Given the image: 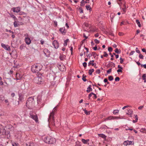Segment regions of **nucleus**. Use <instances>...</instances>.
Masks as SVG:
<instances>
[{
    "instance_id": "a18cd8bd",
    "label": "nucleus",
    "mask_w": 146,
    "mask_h": 146,
    "mask_svg": "<svg viewBox=\"0 0 146 146\" xmlns=\"http://www.w3.org/2000/svg\"><path fill=\"white\" fill-rule=\"evenodd\" d=\"M24 47H25V46L24 45L22 44L20 46V49L22 50L24 49Z\"/></svg>"
},
{
    "instance_id": "f03ea898",
    "label": "nucleus",
    "mask_w": 146,
    "mask_h": 146,
    "mask_svg": "<svg viewBox=\"0 0 146 146\" xmlns=\"http://www.w3.org/2000/svg\"><path fill=\"white\" fill-rule=\"evenodd\" d=\"M42 68V66L40 64H36L33 65L31 67V70L33 72L37 73V74L40 73L38 72L40 71Z\"/></svg>"
},
{
    "instance_id": "052dcab7",
    "label": "nucleus",
    "mask_w": 146,
    "mask_h": 146,
    "mask_svg": "<svg viewBox=\"0 0 146 146\" xmlns=\"http://www.w3.org/2000/svg\"><path fill=\"white\" fill-rule=\"evenodd\" d=\"M104 81L105 83H106L107 82H108V80L106 78L104 79Z\"/></svg>"
},
{
    "instance_id": "a19ab883",
    "label": "nucleus",
    "mask_w": 146,
    "mask_h": 146,
    "mask_svg": "<svg viewBox=\"0 0 146 146\" xmlns=\"http://www.w3.org/2000/svg\"><path fill=\"white\" fill-rule=\"evenodd\" d=\"M94 64H95L94 63H92L90 61L88 63V66H90V65H92V66H94Z\"/></svg>"
},
{
    "instance_id": "ddd939ff",
    "label": "nucleus",
    "mask_w": 146,
    "mask_h": 146,
    "mask_svg": "<svg viewBox=\"0 0 146 146\" xmlns=\"http://www.w3.org/2000/svg\"><path fill=\"white\" fill-rule=\"evenodd\" d=\"M119 118L118 117L110 116L106 118V120H111L112 119H117Z\"/></svg>"
},
{
    "instance_id": "6e6552de",
    "label": "nucleus",
    "mask_w": 146,
    "mask_h": 146,
    "mask_svg": "<svg viewBox=\"0 0 146 146\" xmlns=\"http://www.w3.org/2000/svg\"><path fill=\"white\" fill-rule=\"evenodd\" d=\"M52 44L55 48L57 49L58 48L59 46V44L56 40H54L53 41L52 43Z\"/></svg>"
},
{
    "instance_id": "7c9ffc66",
    "label": "nucleus",
    "mask_w": 146,
    "mask_h": 146,
    "mask_svg": "<svg viewBox=\"0 0 146 146\" xmlns=\"http://www.w3.org/2000/svg\"><path fill=\"white\" fill-rule=\"evenodd\" d=\"M13 25H14V26L15 27H18V25H19V24H18L17 23L16 21H15L14 23H13Z\"/></svg>"
},
{
    "instance_id": "37998d69",
    "label": "nucleus",
    "mask_w": 146,
    "mask_h": 146,
    "mask_svg": "<svg viewBox=\"0 0 146 146\" xmlns=\"http://www.w3.org/2000/svg\"><path fill=\"white\" fill-rule=\"evenodd\" d=\"M104 54L103 56L104 57H107L108 56V54L106 53V52H104Z\"/></svg>"
},
{
    "instance_id": "c756f323",
    "label": "nucleus",
    "mask_w": 146,
    "mask_h": 146,
    "mask_svg": "<svg viewBox=\"0 0 146 146\" xmlns=\"http://www.w3.org/2000/svg\"><path fill=\"white\" fill-rule=\"evenodd\" d=\"M24 100L23 97L22 96H20L19 98V100L20 101H22Z\"/></svg>"
},
{
    "instance_id": "20e7f679",
    "label": "nucleus",
    "mask_w": 146,
    "mask_h": 146,
    "mask_svg": "<svg viewBox=\"0 0 146 146\" xmlns=\"http://www.w3.org/2000/svg\"><path fill=\"white\" fill-rule=\"evenodd\" d=\"M48 121L50 124L51 123L53 125H55L54 120V117L53 116V111L50 113L48 119Z\"/></svg>"
},
{
    "instance_id": "f8f14e48",
    "label": "nucleus",
    "mask_w": 146,
    "mask_h": 146,
    "mask_svg": "<svg viewBox=\"0 0 146 146\" xmlns=\"http://www.w3.org/2000/svg\"><path fill=\"white\" fill-rule=\"evenodd\" d=\"M25 41L26 44L28 45L31 42L30 39L28 37H27L25 38Z\"/></svg>"
},
{
    "instance_id": "393cba45",
    "label": "nucleus",
    "mask_w": 146,
    "mask_h": 146,
    "mask_svg": "<svg viewBox=\"0 0 146 146\" xmlns=\"http://www.w3.org/2000/svg\"><path fill=\"white\" fill-rule=\"evenodd\" d=\"M136 22L138 25V26L139 27H141V25L140 24V22L139 21V20L138 19H137L136 20Z\"/></svg>"
},
{
    "instance_id": "79ce46f5",
    "label": "nucleus",
    "mask_w": 146,
    "mask_h": 146,
    "mask_svg": "<svg viewBox=\"0 0 146 146\" xmlns=\"http://www.w3.org/2000/svg\"><path fill=\"white\" fill-rule=\"evenodd\" d=\"M84 113L86 115H89L90 114V111H88L87 110H84Z\"/></svg>"
},
{
    "instance_id": "7ed1b4c3",
    "label": "nucleus",
    "mask_w": 146,
    "mask_h": 146,
    "mask_svg": "<svg viewBox=\"0 0 146 146\" xmlns=\"http://www.w3.org/2000/svg\"><path fill=\"white\" fill-rule=\"evenodd\" d=\"M38 76L34 78L33 81L34 82L38 84H41L43 82V80L42 79L41 76L42 74L41 73L38 74Z\"/></svg>"
},
{
    "instance_id": "f3484780",
    "label": "nucleus",
    "mask_w": 146,
    "mask_h": 146,
    "mask_svg": "<svg viewBox=\"0 0 146 146\" xmlns=\"http://www.w3.org/2000/svg\"><path fill=\"white\" fill-rule=\"evenodd\" d=\"M115 64L114 63L112 62H110V63L107 65V66H109V67L113 66V67H115Z\"/></svg>"
},
{
    "instance_id": "8fccbe9b",
    "label": "nucleus",
    "mask_w": 146,
    "mask_h": 146,
    "mask_svg": "<svg viewBox=\"0 0 146 146\" xmlns=\"http://www.w3.org/2000/svg\"><path fill=\"white\" fill-rule=\"evenodd\" d=\"M83 65L84 68H85L87 66V63L86 62H84L83 63Z\"/></svg>"
},
{
    "instance_id": "6ab92c4d",
    "label": "nucleus",
    "mask_w": 146,
    "mask_h": 146,
    "mask_svg": "<svg viewBox=\"0 0 146 146\" xmlns=\"http://www.w3.org/2000/svg\"><path fill=\"white\" fill-rule=\"evenodd\" d=\"M91 85H90L87 88V89L86 90V92L89 93L90 92H91L92 91V89L91 88Z\"/></svg>"
},
{
    "instance_id": "9d476101",
    "label": "nucleus",
    "mask_w": 146,
    "mask_h": 146,
    "mask_svg": "<svg viewBox=\"0 0 146 146\" xmlns=\"http://www.w3.org/2000/svg\"><path fill=\"white\" fill-rule=\"evenodd\" d=\"M1 46L7 50H10V46L8 45H6L3 43L1 44Z\"/></svg>"
},
{
    "instance_id": "473e14b6",
    "label": "nucleus",
    "mask_w": 146,
    "mask_h": 146,
    "mask_svg": "<svg viewBox=\"0 0 146 146\" xmlns=\"http://www.w3.org/2000/svg\"><path fill=\"white\" fill-rule=\"evenodd\" d=\"M115 52L117 54H119L121 52L120 50V51H119L118 49L117 48H116L115 49Z\"/></svg>"
},
{
    "instance_id": "69168bd1",
    "label": "nucleus",
    "mask_w": 146,
    "mask_h": 146,
    "mask_svg": "<svg viewBox=\"0 0 146 146\" xmlns=\"http://www.w3.org/2000/svg\"><path fill=\"white\" fill-rule=\"evenodd\" d=\"M135 62H136V63L138 65V66H139L140 65H141V64L140 63V62H136V61H135Z\"/></svg>"
},
{
    "instance_id": "e433bc0d",
    "label": "nucleus",
    "mask_w": 146,
    "mask_h": 146,
    "mask_svg": "<svg viewBox=\"0 0 146 146\" xmlns=\"http://www.w3.org/2000/svg\"><path fill=\"white\" fill-rule=\"evenodd\" d=\"M139 58L141 59H143L144 58L143 56L142 55L141 53L139 54Z\"/></svg>"
},
{
    "instance_id": "f704fd0d",
    "label": "nucleus",
    "mask_w": 146,
    "mask_h": 146,
    "mask_svg": "<svg viewBox=\"0 0 146 146\" xmlns=\"http://www.w3.org/2000/svg\"><path fill=\"white\" fill-rule=\"evenodd\" d=\"M57 108V106H56V107H55L53 109L52 112L51 113H52L53 111V116H54V112L55 111H56V109Z\"/></svg>"
},
{
    "instance_id": "603ef678",
    "label": "nucleus",
    "mask_w": 146,
    "mask_h": 146,
    "mask_svg": "<svg viewBox=\"0 0 146 146\" xmlns=\"http://www.w3.org/2000/svg\"><path fill=\"white\" fill-rule=\"evenodd\" d=\"M94 41L97 44H98L100 43L99 40H97V39H95Z\"/></svg>"
},
{
    "instance_id": "58836bf2",
    "label": "nucleus",
    "mask_w": 146,
    "mask_h": 146,
    "mask_svg": "<svg viewBox=\"0 0 146 146\" xmlns=\"http://www.w3.org/2000/svg\"><path fill=\"white\" fill-rule=\"evenodd\" d=\"M113 77L112 76H110L108 77V79L110 81H111L113 80Z\"/></svg>"
},
{
    "instance_id": "ea45409f",
    "label": "nucleus",
    "mask_w": 146,
    "mask_h": 146,
    "mask_svg": "<svg viewBox=\"0 0 146 146\" xmlns=\"http://www.w3.org/2000/svg\"><path fill=\"white\" fill-rule=\"evenodd\" d=\"M119 111L118 110H115L113 111V113L114 114H115L116 113H118Z\"/></svg>"
},
{
    "instance_id": "5fc2aeb1",
    "label": "nucleus",
    "mask_w": 146,
    "mask_h": 146,
    "mask_svg": "<svg viewBox=\"0 0 146 146\" xmlns=\"http://www.w3.org/2000/svg\"><path fill=\"white\" fill-rule=\"evenodd\" d=\"M79 10H80V13H83V10L81 8H79Z\"/></svg>"
},
{
    "instance_id": "c85d7f7f",
    "label": "nucleus",
    "mask_w": 146,
    "mask_h": 146,
    "mask_svg": "<svg viewBox=\"0 0 146 146\" xmlns=\"http://www.w3.org/2000/svg\"><path fill=\"white\" fill-rule=\"evenodd\" d=\"M25 145L26 146H33V144L32 143H26Z\"/></svg>"
},
{
    "instance_id": "13d9d810",
    "label": "nucleus",
    "mask_w": 146,
    "mask_h": 146,
    "mask_svg": "<svg viewBox=\"0 0 146 146\" xmlns=\"http://www.w3.org/2000/svg\"><path fill=\"white\" fill-rule=\"evenodd\" d=\"M92 56V54H89L88 55L86 56L87 57H89L90 58Z\"/></svg>"
},
{
    "instance_id": "2f4dec72",
    "label": "nucleus",
    "mask_w": 146,
    "mask_h": 146,
    "mask_svg": "<svg viewBox=\"0 0 146 146\" xmlns=\"http://www.w3.org/2000/svg\"><path fill=\"white\" fill-rule=\"evenodd\" d=\"M69 41V39H67L66 40H65L64 41V46H66L67 45V43L68 41Z\"/></svg>"
},
{
    "instance_id": "aec40b11",
    "label": "nucleus",
    "mask_w": 146,
    "mask_h": 146,
    "mask_svg": "<svg viewBox=\"0 0 146 146\" xmlns=\"http://www.w3.org/2000/svg\"><path fill=\"white\" fill-rule=\"evenodd\" d=\"M98 135L99 137H101L104 139H106V136L103 134H98Z\"/></svg>"
},
{
    "instance_id": "412c9836",
    "label": "nucleus",
    "mask_w": 146,
    "mask_h": 146,
    "mask_svg": "<svg viewBox=\"0 0 146 146\" xmlns=\"http://www.w3.org/2000/svg\"><path fill=\"white\" fill-rule=\"evenodd\" d=\"M128 111V112L127 113V114L129 115H130V117H131V115L133 112L132 110L131 109H129Z\"/></svg>"
},
{
    "instance_id": "2eb2a0df",
    "label": "nucleus",
    "mask_w": 146,
    "mask_h": 146,
    "mask_svg": "<svg viewBox=\"0 0 146 146\" xmlns=\"http://www.w3.org/2000/svg\"><path fill=\"white\" fill-rule=\"evenodd\" d=\"M55 140L54 139H53L52 138H50V139H49V142L48 144H54V143L55 142Z\"/></svg>"
},
{
    "instance_id": "4be33fe9",
    "label": "nucleus",
    "mask_w": 146,
    "mask_h": 146,
    "mask_svg": "<svg viewBox=\"0 0 146 146\" xmlns=\"http://www.w3.org/2000/svg\"><path fill=\"white\" fill-rule=\"evenodd\" d=\"M142 79L144 80V82H146V74H143L142 76Z\"/></svg>"
},
{
    "instance_id": "a211bd4d",
    "label": "nucleus",
    "mask_w": 146,
    "mask_h": 146,
    "mask_svg": "<svg viewBox=\"0 0 146 146\" xmlns=\"http://www.w3.org/2000/svg\"><path fill=\"white\" fill-rule=\"evenodd\" d=\"M66 56L63 54L60 55L59 57L60 59L61 60H64L65 59Z\"/></svg>"
},
{
    "instance_id": "de8ad7c7",
    "label": "nucleus",
    "mask_w": 146,
    "mask_h": 146,
    "mask_svg": "<svg viewBox=\"0 0 146 146\" xmlns=\"http://www.w3.org/2000/svg\"><path fill=\"white\" fill-rule=\"evenodd\" d=\"M112 50H113V49L112 48V47H109L108 48V50L110 52H112Z\"/></svg>"
},
{
    "instance_id": "338daca9",
    "label": "nucleus",
    "mask_w": 146,
    "mask_h": 146,
    "mask_svg": "<svg viewBox=\"0 0 146 146\" xmlns=\"http://www.w3.org/2000/svg\"><path fill=\"white\" fill-rule=\"evenodd\" d=\"M142 51L143 52H145H145H146V49L144 48H143L142 49Z\"/></svg>"
},
{
    "instance_id": "774afa93",
    "label": "nucleus",
    "mask_w": 146,
    "mask_h": 146,
    "mask_svg": "<svg viewBox=\"0 0 146 146\" xmlns=\"http://www.w3.org/2000/svg\"><path fill=\"white\" fill-rule=\"evenodd\" d=\"M93 95H94V98L96 99V98H97V96L95 94H94H94H93Z\"/></svg>"
},
{
    "instance_id": "cd10ccee",
    "label": "nucleus",
    "mask_w": 146,
    "mask_h": 146,
    "mask_svg": "<svg viewBox=\"0 0 146 146\" xmlns=\"http://www.w3.org/2000/svg\"><path fill=\"white\" fill-rule=\"evenodd\" d=\"M94 71V70L93 69H90L89 70V73L90 75H91L92 74V73Z\"/></svg>"
},
{
    "instance_id": "423d86ee",
    "label": "nucleus",
    "mask_w": 146,
    "mask_h": 146,
    "mask_svg": "<svg viewBox=\"0 0 146 146\" xmlns=\"http://www.w3.org/2000/svg\"><path fill=\"white\" fill-rule=\"evenodd\" d=\"M0 134L3 135L6 134V130L1 125H0Z\"/></svg>"
},
{
    "instance_id": "9b49d317",
    "label": "nucleus",
    "mask_w": 146,
    "mask_h": 146,
    "mask_svg": "<svg viewBox=\"0 0 146 146\" xmlns=\"http://www.w3.org/2000/svg\"><path fill=\"white\" fill-rule=\"evenodd\" d=\"M11 10L14 12L18 13L20 11V8L19 7H13L11 9Z\"/></svg>"
},
{
    "instance_id": "4c0bfd02",
    "label": "nucleus",
    "mask_w": 146,
    "mask_h": 146,
    "mask_svg": "<svg viewBox=\"0 0 146 146\" xmlns=\"http://www.w3.org/2000/svg\"><path fill=\"white\" fill-rule=\"evenodd\" d=\"M94 94V93L92 92H91L90 94H89L88 96V98L89 99H90V98L91 97L92 95Z\"/></svg>"
},
{
    "instance_id": "6e6d98bb",
    "label": "nucleus",
    "mask_w": 146,
    "mask_h": 146,
    "mask_svg": "<svg viewBox=\"0 0 146 146\" xmlns=\"http://www.w3.org/2000/svg\"><path fill=\"white\" fill-rule=\"evenodd\" d=\"M96 72L98 74H100V70L99 69L97 70L96 71Z\"/></svg>"
},
{
    "instance_id": "f257e3e1",
    "label": "nucleus",
    "mask_w": 146,
    "mask_h": 146,
    "mask_svg": "<svg viewBox=\"0 0 146 146\" xmlns=\"http://www.w3.org/2000/svg\"><path fill=\"white\" fill-rule=\"evenodd\" d=\"M35 102L34 98L29 97L27 100L26 106L29 109H32L35 106Z\"/></svg>"
},
{
    "instance_id": "c9c22d12",
    "label": "nucleus",
    "mask_w": 146,
    "mask_h": 146,
    "mask_svg": "<svg viewBox=\"0 0 146 146\" xmlns=\"http://www.w3.org/2000/svg\"><path fill=\"white\" fill-rule=\"evenodd\" d=\"M75 146H81L80 143L78 141H76V145Z\"/></svg>"
},
{
    "instance_id": "09e8293b",
    "label": "nucleus",
    "mask_w": 146,
    "mask_h": 146,
    "mask_svg": "<svg viewBox=\"0 0 146 146\" xmlns=\"http://www.w3.org/2000/svg\"><path fill=\"white\" fill-rule=\"evenodd\" d=\"M122 69H119L117 70V72L118 73H119V72L122 73Z\"/></svg>"
},
{
    "instance_id": "bb28decb",
    "label": "nucleus",
    "mask_w": 146,
    "mask_h": 146,
    "mask_svg": "<svg viewBox=\"0 0 146 146\" xmlns=\"http://www.w3.org/2000/svg\"><path fill=\"white\" fill-rule=\"evenodd\" d=\"M9 14L11 17L13 18L15 20L17 19L16 17L13 14L11 13H9Z\"/></svg>"
},
{
    "instance_id": "b1692460",
    "label": "nucleus",
    "mask_w": 146,
    "mask_h": 146,
    "mask_svg": "<svg viewBox=\"0 0 146 146\" xmlns=\"http://www.w3.org/2000/svg\"><path fill=\"white\" fill-rule=\"evenodd\" d=\"M86 7L87 10H89L90 11H92V8L90 7V5H86Z\"/></svg>"
},
{
    "instance_id": "49530a36",
    "label": "nucleus",
    "mask_w": 146,
    "mask_h": 146,
    "mask_svg": "<svg viewBox=\"0 0 146 146\" xmlns=\"http://www.w3.org/2000/svg\"><path fill=\"white\" fill-rule=\"evenodd\" d=\"M119 80H120L119 78L118 77H116L115 79V80L116 82L119 81Z\"/></svg>"
},
{
    "instance_id": "dca6fc26",
    "label": "nucleus",
    "mask_w": 146,
    "mask_h": 146,
    "mask_svg": "<svg viewBox=\"0 0 146 146\" xmlns=\"http://www.w3.org/2000/svg\"><path fill=\"white\" fill-rule=\"evenodd\" d=\"M49 139H50V137H46L44 138V141L46 143H48Z\"/></svg>"
},
{
    "instance_id": "a878e982",
    "label": "nucleus",
    "mask_w": 146,
    "mask_h": 146,
    "mask_svg": "<svg viewBox=\"0 0 146 146\" xmlns=\"http://www.w3.org/2000/svg\"><path fill=\"white\" fill-rule=\"evenodd\" d=\"M86 77V76L84 74L82 76V80L86 82L87 81V80L85 78Z\"/></svg>"
},
{
    "instance_id": "680f3d73",
    "label": "nucleus",
    "mask_w": 146,
    "mask_h": 146,
    "mask_svg": "<svg viewBox=\"0 0 146 146\" xmlns=\"http://www.w3.org/2000/svg\"><path fill=\"white\" fill-rule=\"evenodd\" d=\"M143 107V106H140L138 108L139 110H141Z\"/></svg>"
},
{
    "instance_id": "0e129e2a",
    "label": "nucleus",
    "mask_w": 146,
    "mask_h": 146,
    "mask_svg": "<svg viewBox=\"0 0 146 146\" xmlns=\"http://www.w3.org/2000/svg\"><path fill=\"white\" fill-rule=\"evenodd\" d=\"M83 36H84V37H85V39H87V38H88V37L87 36H86V35H85V34H84H84H83Z\"/></svg>"
},
{
    "instance_id": "bf43d9fd",
    "label": "nucleus",
    "mask_w": 146,
    "mask_h": 146,
    "mask_svg": "<svg viewBox=\"0 0 146 146\" xmlns=\"http://www.w3.org/2000/svg\"><path fill=\"white\" fill-rule=\"evenodd\" d=\"M117 68H119V69H123V68L121 67L120 65H118V66H117Z\"/></svg>"
},
{
    "instance_id": "5701e85b",
    "label": "nucleus",
    "mask_w": 146,
    "mask_h": 146,
    "mask_svg": "<svg viewBox=\"0 0 146 146\" xmlns=\"http://www.w3.org/2000/svg\"><path fill=\"white\" fill-rule=\"evenodd\" d=\"M140 131L141 132L146 133V129L145 128L141 129Z\"/></svg>"
},
{
    "instance_id": "1a4fd4ad",
    "label": "nucleus",
    "mask_w": 146,
    "mask_h": 146,
    "mask_svg": "<svg viewBox=\"0 0 146 146\" xmlns=\"http://www.w3.org/2000/svg\"><path fill=\"white\" fill-rule=\"evenodd\" d=\"M59 31L63 35H65L66 32V31L64 27L60 28L59 29Z\"/></svg>"
},
{
    "instance_id": "e2e57ef3",
    "label": "nucleus",
    "mask_w": 146,
    "mask_h": 146,
    "mask_svg": "<svg viewBox=\"0 0 146 146\" xmlns=\"http://www.w3.org/2000/svg\"><path fill=\"white\" fill-rule=\"evenodd\" d=\"M128 107H129V106H124V107H123L122 108V109L124 110L125 108H127Z\"/></svg>"
},
{
    "instance_id": "4468645a",
    "label": "nucleus",
    "mask_w": 146,
    "mask_h": 146,
    "mask_svg": "<svg viewBox=\"0 0 146 146\" xmlns=\"http://www.w3.org/2000/svg\"><path fill=\"white\" fill-rule=\"evenodd\" d=\"M89 139L85 140L84 139H82V142L84 144H87L88 145H89Z\"/></svg>"
},
{
    "instance_id": "c03bdc74",
    "label": "nucleus",
    "mask_w": 146,
    "mask_h": 146,
    "mask_svg": "<svg viewBox=\"0 0 146 146\" xmlns=\"http://www.w3.org/2000/svg\"><path fill=\"white\" fill-rule=\"evenodd\" d=\"M112 68H110L107 71V74H110Z\"/></svg>"
},
{
    "instance_id": "0eeeda50",
    "label": "nucleus",
    "mask_w": 146,
    "mask_h": 146,
    "mask_svg": "<svg viewBox=\"0 0 146 146\" xmlns=\"http://www.w3.org/2000/svg\"><path fill=\"white\" fill-rule=\"evenodd\" d=\"M134 143V142L133 141H129L128 140L125 141L123 143L124 145L125 146L130 145H133Z\"/></svg>"
},
{
    "instance_id": "39448f33",
    "label": "nucleus",
    "mask_w": 146,
    "mask_h": 146,
    "mask_svg": "<svg viewBox=\"0 0 146 146\" xmlns=\"http://www.w3.org/2000/svg\"><path fill=\"white\" fill-rule=\"evenodd\" d=\"M30 117L35 120L36 122H38V119L37 114H35V113L34 112L31 111L29 113Z\"/></svg>"
},
{
    "instance_id": "4d7b16f0",
    "label": "nucleus",
    "mask_w": 146,
    "mask_h": 146,
    "mask_svg": "<svg viewBox=\"0 0 146 146\" xmlns=\"http://www.w3.org/2000/svg\"><path fill=\"white\" fill-rule=\"evenodd\" d=\"M18 144L17 143H14L13 144V146H19Z\"/></svg>"
},
{
    "instance_id": "72a5a7b5",
    "label": "nucleus",
    "mask_w": 146,
    "mask_h": 146,
    "mask_svg": "<svg viewBox=\"0 0 146 146\" xmlns=\"http://www.w3.org/2000/svg\"><path fill=\"white\" fill-rule=\"evenodd\" d=\"M84 0H82L80 2V5L81 6H83L85 5L84 2Z\"/></svg>"
},
{
    "instance_id": "864d4df0",
    "label": "nucleus",
    "mask_w": 146,
    "mask_h": 146,
    "mask_svg": "<svg viewBox=\"0 0 146 146\" xmlns=\"http://www.w3.org/2000/svg\"><path fill=\"white\" fill-rule=\"evenodd\" d=\"M135 52V51H131L129 54V55L131 56L133 55Z\"/></svg>"
},
{
    "instance_id": "3c124183",
    "label": "nucleus",
    "mask_w": 146,
    "mask_h": 146,
    "mask_svg": "<svg viewBox=\"0 0 146 146\" xmlns=\"http://www.w3.org/2000/svg\"><path fill=\"white\" fill-rule=\"evenodd\" d=\"M120 63L121 64H122L123 62V60L122 58H120Z\"/></svg>"
}]
</instances>
